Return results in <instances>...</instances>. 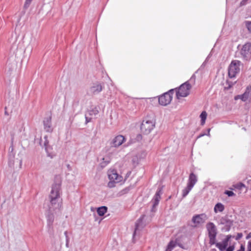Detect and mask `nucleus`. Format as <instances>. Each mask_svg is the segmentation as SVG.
<instances>
[{"label":"nucleus","mask_w":251,"mask_h":251,"mask_svg":"<svg viewBox=\"0 0 251 251\" xmlns=\"http://www.w3.org/2000/svg\"><path fill=\"white\" fill-rule=\"evenodd\" d=\"M247 238H250V236H248Z\"/></svg>","instance_id":"nucleus-44"},{"label":"nucleus","mask_w":251,"mask_h":251,"mask_svg":"<svg viewBox=\"0 0 251 251\" xmlns=\"http://www.w3.org/2000/svg\"><path fill=\"white\" fill-rule=\"evenodd\" d=\"M225 209V206L220 202L217 203L214 206V211L215 213L222 212Z\"/></svg>","instance_id":"nucleus-20"},{"label":"nucleus","mask_w":251,"mask_h":251,"mask_svg":"<svg viewBox=\"0 0 251 251\" xmlns=\"http://www.w3.org/2000/svg\"><path fill=\"white\" fill-rule=\"evenodd\" d=\"M208 219L205 214L196 215L192 218V221L197 226L203 223Z\"/></svg>","instance_id":"nucleus-10"},{"label":"nucleus","mask_w":251,"mask_h":251,"mask_svg":"<svg viewBox=\"0 0 251 251\" xmlns=\"http://www.w3.org/2000/svg\"><path fill=\"white\" fill-rule=\"evenodd\" d=\"M98 113L99 108L97 107H92L85 114L86 123L90 122L91 119Z\"/></svg>","instance_id":"nucleus-11"},{"label":"nucleus","mask_w":251,"mask_h":251,"mask_svg":"<svg viewBox=\"0 0 251 251\" xmlns=\"http://www.w3.org/2000/svg\"><path fill=\"white\" fill-rule=\"evenodd\" d=\"M240 53L244 60H250L251 58V44L247 43L244 45L240 51Z\"/></svg>","instance_id":"nucleus-6"},{"label":"nucleus","mask_w":251,"mask_h":251,"mask_svg":"<svg viewBox=\"0 0 251 251\" xmlns=\"http://www.w3.org/2000/svg\"><path fill=\"white\" fill-rule=\"evenodd\" d=\"M66 247L69 248V243L66 242Z\"/></svg>","instance_id":"nucleus-41"},{"label":"nucleus","mask_w":251,"mask_h":251,"mask_svg":"<svg viewBox=\"0 0 251 251\" xmlns=\"http://www.w3.org/2000/svg\"><path fill=\"white\" fill-rule=\"evenodd\" d=\"M22 165V161H21V162H20V165Z\"/></svg>","instance_id":"nucleus-42"},{"label":"nucleus","mask_w":251,"mask_h":251,"mask_svg":"<svg viewBox=\"0 0 251 251\" xmlns=\"http://www.w3.org/2000/svg\"><path fill=\"white\" fill-rule=\"evenodd\" d=\"M177 239L171 240L168 243L165 251H172V250L177 246Z\"/></svg>","instance_id":"nucleus-18"},{"label":"nucleus","mask_w":251,"mask_h":251,"mask_svg":"<svg viewBox=\"0 0 251 251\" xmlns=\"http://www.w3.org/2000/svg\"><path fill=\"white\" fill-rule=\"evenodd\" d=\"M69 167H70V165H68V168H69Z\"/></svg>","instance_id":"nucleus-43"},{"label":"nucleus","mask_w":251,"mask_h":251,"mask_svg":"<svg viewBox=\"0 0 251 251\" xmlns=\"http://www.w3.org/2000/svg\"><path fill=\"white\" fill-rule=\"evenodd\" d=\"M210 128H208L207 129V134L203 133V134H201L199 137H201L205 135H207L208 136H210Z\"/></svg>","instance_id":"nucleus-30"},{"label":"nucleus","mask_w":251,"mask_h":251,"mask_svg":"<svg viewBox=\"0 0 251 251\" xmlns=\"http://www.w3.org/2000/svg\"><path fill=\"white\" fill-rule=\"evenodd\" d=\"M246 0H243L241 2H240V5L242 6V5H245L246 4Z\"/></svg>","instance_id":"nucleus-35"},{"label":"nucleus","mask_w":251,"mask_h":251,"mask_svg":"<svg viewBox=\"0 0 251 251\" xmlns=\"http://www.w3.org/2000/svg\"><path fill=\"white\" fill-rule=\"evenodd\" d=\"M239 187L241 189L242 187H245V185L243 183H240L239 184Z\"/></svg>","instance_id":"nucleus-37"},{"label":"nucleus","mask_w":251,"mask_h":251,"mask_svg":"<svg viewBox=\"0 0 251 251\" xmlns=\"http://www.w3.org/2000/svg\"><path fill=\"white\" fill-rule=\"evenodd\" d=\"M173 92L174 90L171 89L169 92L160 96L158 98L159 104L163 106H166L169 104L172 100Z\"/></svg>","instance_id":"nucleus-7"},{"label":"nucleus","mask_w":251,"mask_h":251,"mask_svg":"<svg viewBox=\"0 0 251 251\" xmlns=\"http://www.w3.org/2000/svg\"><path fill=\"white\" fill-rule=\"evenodd\" d=\"M162 194V188H159L157 189L152 201L153 202L152 211H154V208L158 204L161 198V195Z\"/></svg>","instance_id":"nucleus-13"},{"label":"nucleus","mask_w":251,"mask_h":251,"mask_svg":"<svg viewBox=\"0 0 251 251\" xmlns=\"http://www.w3.org/2000/svg\"><path fill=\"white\" fill-rule=\"evenodd\" d=\"M146 152L145 151H142L141 153V156L139 157L140 159L142 158H144L146 156Z\"/></svg>","instance_id":"nucleus-33"},{"label":"nucleus","mask_w":251,"mask_h":251,"mask_svg":"<svg viewBox=\"0 0 251 251\" xmlns=\"http://www.w3.org/2000/svg\"><path fill=\"white\" fill-rule=\"evenodd\" d=\"M110 162V158L107 156H105L104 157H103L100 162V166L102 168L105 167L109 162Z\"/></svg>","instance_id":"nucleus-21"},{"label":"nucleus","mask_w":251,"mask_h":251,"mask_svg":"<svg viewBox=\"0 0 251 251\" xmlns=\"http://www.w3.org/2000/svg\"><path fill=\"white\" fill-rule=\"evenodd\" d=\"M52 213V212H50L49 211V213L48 214H46L47 225L50 228L52 226L54 222V216Z\"/></svg>","instance_id":"nucleus-19"},{"label":"nucleus","mask_w":251,"mask_h":251,"mask_svg":"<svg viewBox=\"0 0 251 251\" xmlns=\"http://www.w3.org/2000/svg\"><path fill=\"white\" fill-rule=\"evenodd\" d=\"M32 1V0H25L24 4V8L25 9H27L29 7Z\"/></svg>","instance_id":"nucleus-26"},{"label":"nucleus","mask_w":251,"mask_h":251,"mask_svg":"<svg viewBox=\"0 0 251 251\" xmlns=\"http://www.w3.org/2000/svg\"><path fill=\"white\" fill-rule=\"evenodd\" d=\"M126 141L125 137L121 135H119L115 137L112 140L111 144L114 147H118L121 146Z\"/></svg>","instance_id":"nucleus-12"},{"label":"nucleus","mask_w":251,"mask_h":251,"mask_svg":"<svg viewBox=\"0 0 251 251\" xmlns=\"http://www.w3.org/2000/svg\"><path fill=\"white\" fill-rule=\"evenodd\" d=\"M107 174L109 180L107 186L109 188H113L116 186L117 184L124 182L123 177L119 175L115 169L108 170Z\"/></svg>","instance_id":"nucleus-2"},{"label":"nucleus","mask_w":251,"mask_h":251,"mask_svg":"<svg viewBox=\"0 0 251 251\" xmlns=\"http://www.w3.org/2000/svg\"><path fill=\"white\" fill-rule=\"evenodd\" d=\"M177 246H179L180 248H182V249H184V247L182 246V245L181 244H180L179 242H178V241L177 240Z\"/></svg>","instance_id":"nucleus-36"},{"label":"nucleus","mask_w":251,"mask_h":251,"mask_svg":"<svg viewBox=\"0 0 251 251\" xmlns=\"http://www.w3.org/2000/svg\"><path fill=\"white\" fill-rule=\"evenodd\" d=\"M206 228L208 232L210 241L213 243L217 235L216 227L213 223L209 222L206 225Z\"/></svg>","instance_id":"nucleus-9"},{"label":"nucleus","mask_w":251,"mask_h":251,"mask_svg":"<svg viewBox=\"0 0 251 251\" xmlns=\"http://www.w3.org/2000/svg\"><path fill=\"white\" fill-rule=\"evenodd\" d=\"M69 241H70V238H69V236H67V237H66V242L69 243Z\"/></svg>","instance_id":"nucleus-39"},{"label":"nucleus","mask_w":251,"mask_h":251,"mask_svg":"<svg viewBox=\"0 0 251 251\" xmlns=\"http://www.w3.org/2000/svg\"><path fill=\"white\" fill-rule=\"evenodd\" d=\"M237 251H245V247L243 245H241L240 247V249Z\"/></svg>","instance_id":"nucleus-34"},{"label":"nucleus","mask_w":251,"mask_h":251,"mask_svg":"<svg viewBox=\"0 0 251 251\" xmlns=\"http://www.w3.org/2000/svg\"><path fill=\"white\" fill-rule=\"evenodd\" d=\"M243 237V234L242 233H238L236 236L235 237L236 240L240 239Z\"/></svg>","instance_id":"nucleus-29"},{"label":"nucleus","mask_w":251,"mask_h":251,"mask_svg":"<svg viewBox=\"0 0 251 251\" xmlns=\"http://www.w3.org/2000/svg\"><path fill=\"white\" fill-rule=\"evenodd\" d=\"M155 121L153 119L145 120L141 126V130L145 134L150 133L155 126Z\"/></svg>","instance_id":"nucleus-4"},{"label":"nucleus","mask_w":251,"mask_h":251,"mask_svg":"<svg viewBox=\"0 0 251 251\" xmlns=\"http://www.w3.org/2000/svg\"><path fill=\"white\" fill-rule=\"evenodd\" d=\"M107 208L106 206H101L98 208L97 213L100 216H103L104 214L107 212Z\"/></svg>","instance_id":"nucleus-22"},{"label":"nucleus","mask_w":251,"mask_h":251,"mask_svg":"<svg viewBox=\"0 0 251 251\" xmlns=\"http://www.w3.org/2000/svg\"><path fill=\"white\" fill-rule=\"evenodd\" d=\"M234 247L232 246H230L227 248L226 251H233Z\"/></svg>","instance_id":"nucleus-32"},{"label":"nucleus","mask_w":251,"mask_h":251,"mask_svg":"<svg viewBox=\"0 0 251 251\" xmlns=\"http://www.w3.org/2000/svg\"><path fill=\"white\" fill-rule=\"evenodd\" d=\"M44 128L48 132H51L53 128L51 125V118L50 116H49L44 119L43 121Z\"/></svg>","instance_id":"nucleus-14"},{"label":"nucleus","mask_w":251,"mask_h":251,"mask_svg":"<svg viewBox=\"0 0 251 251\" xmlns=\"http://www.w3.org/2000/svg\"><path fill=\"white\" fill-rule=\"evenodd\" d=\"M140 222L139 221H138L137 223H136V227H135V230H134V233H133V239L135 238V236L136 234L138 232Z\"/></svg>","instance_id":"nucleus-25"},{"label":"nucleus","mask_w":251,"mask_h":251,"mask_svg":"<svg viewBox=\"0 0 251 251\" xmlns=\"http://www.w3.org/2000/svg\"><path fill=\"white\" fill-rule=\"evenodd\" d=\"M102 89V86L100 82H97L93 84L89 89L91 94H96L100 93Z\"/></svg>","instance_id":"nucleus-15"},{"label":"nucleus","mask_w":251,"mask_h":251,"mask_svg":"<svg viewBox=\"0 0 251 251\" xmlns=\"http://www.w3.org/2000/svg\"><path fill=\"white\" fill-rule=\"evenodd\" d=\"M64 235L65 236V237H67V236H68V235L67 234V231L64 232Z\"/></svg>","instance_id":"nucleus-40"},{"label":"nucleus","mask_w":251,"mask_h":251,"mask_svg":"<svg viewBox=\"0 0 251 251\" xmlns=\"http://www.w3.org/2000/svg\"><path fill=\"white\" fill-rule=\"evenodd\" d=\"M207 113L205 111H202L201 112V114L200 117L201 118V125H203L205 124V120L207 118Z\"/></svg>","instance_id":"nucleus-23"},{"label":"nucleus","mask_w":251,"mask_h":251,"mask_svg":"<svg viewBox=\"0 0 251 251\" xmlns=\"http://www.w3.org/2000/svg\"><path fill=\"white\" fill-rule=\"evenodd\" d=\"M245 24L249 31L251 32V21H246Z\"/></svg>","instance_id":"nucleus-27"},{"label":"nucleus","mask_w":251,"mask_h":251,"mask_svg":"<svg viewBox=\"0 0 251 251\" xmlns=\"http://www.w3.org/2000/svg\"><path fill=\"white\" fill-rule=\"evenodd\" d=\"M225 193L226 195H227L228 197H231L235 195L234 193L231 191L226 190L225 191Z\"/></svg>","instance_id":"nucleus-28"},{"label":"nucleus","mask_w":251,"mask_h":251,"mask_svg":"<svg viewBox=\"0 0 251 251\" xmlns=\"http://www.w3.org/2000/svg\"><path fill=\"white\" fill-rule=\"evenodd\" d=\"M197 182V176L194 173H191L189 177L187 185L193 188Z\"/></svg>","instance_id":"nucleus-17"},{"label":"nucleus","mask_w":251,"mask_h":251,"mask_svg":"<svg viewBox=\"0 0 251 251\" xmlns=\"http://www.w3.org/2000/svg\"><path fill=\"white\" fill-rule=\"evenodd\" d=\"M193 188L187 185V187L182 190V197H185L191 190Z\"/></svg>","instance_id":"nucleus-24"},{"label":"nucleus","mask_w":251,"mask_h":251,"mask_svg":"<svg viewBox=\"0 0 251 251\" xmlns=\"http://www.w3.org/2000/svg\"><path fill=\"white\" fill-rule=\"evenodd\" d=\"M48 144V142H47V140H46L45 142V144H44V146H45V149L47 151L48 150V147H47V145Z\"/></svg>","instance_id":"nucleus-38"},{"label":"nucleus","mask_w":251,"mask_h":251,"mask_svg":"<svg viewBox=\"0 0 251 251\" xmlns=\"http://www.w3.org/2000/svg\"><path fill=\"white\" fill-rule=\"evenodd\" d=\"M247 251H251V241H249L247 246Z\"/></svg>","instance_id":"nucleus-31"},{"label":"nucleus","mask_w":251,"mask_h":251,"mask_svg":"<svg viewBox=\"0 0 251 251\" xmlns=\"http://www.w3.org/2000/svg\"><path fill=\"white\" fill-rule=\"evenodd\" d=\"M192 86L189 81H186L181 84L178 89H176V96L178 99L180 97H186L190 94Z\"/></svg>","instance_id":"nucleus-3"},{"label":"nucleus","mask_w":251,"mask_h":251,"mask_svg":"<svg viewBox=\"0 0 251 251\" xmlns=\"http://www.w3.org/2000/svg\"><path fill=\"white\" fill-rule=\"evenodd\" d=\"M241 62L239 60L232 61L228 68V75L231 78L235 76L236 75L240 72Z\"/></svg>","instance_id":"nucleus-5"},{"label":"nucleus","mask_w":251,"mask_h":251,"mask_svg":"<svg viewBox=\"0 0 251 251\" xmlns=\"http://www.w3.org/2000/svg\"><path fill=\"white\" fill-rule=\"evenodd\" d=\"M231 236L227 235L226 239L224 240L222 242L217 243L216 245V246L221 251H224L226 250V248L228 246V242Z\"/></svg>","instance_id":"nucleus-16"},{"label":"nucleus","mask_w":251,"mask_h":251,"mask_svg":"<svg viewBox=\"0 0 251 251\" xmlns=\"http://www.w3.org/2000/svg\"><path fill=\"white\" fill-rule=\"evenodd\" d=\"M62 177L56 175L54 177V182L52 185L50 195V204L49 211L50 212H57L61 210L62 207V200L61 198V185Z\"/></svg>","instance_id":"nucleus-1"},{"label":"nucleus","mask_w":251,"mask_h":251,"mask_svg":"<svg viewBox=\"0 0 251 251\" xmlns=\"http://www.w3.org/2000/svg\"><path fill=\"white\" fill-rule=\"evenodd\" d=\"M240 99L242 101L247 103L251 101V86H248L245 91L242 95H239L235 97V100H237Z\"/></svg>","instance_id":"nucleus-8"}]
</instances>
